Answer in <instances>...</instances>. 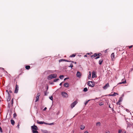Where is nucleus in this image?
I'll return each instance as SVG.
<instances>
[{"label": "nucleus", "instance_id": "1", "mask_svg": "<svg viewBox=\"0 0 133 133\" xmlns=\"http://www.w3.org/2000/svg\"><path fill=\"white\" fill-rule=\"evenodd\" d=\"M57 77V75L56 74H52L49 75L48 77V79L49 80H50L51 79L56 78Z\"/></svg>", "mask_w": 133, "mask_h": 133}, {"label": "nucleus", "instance_id": "2", "mask_svg": "<svg viewBox=\"0 0 133 133\" xmlns=\"http://www.w3.org/2000/svg\"><path fill=\"white\" fill-rule=\"evenodd\" d=\"M87 84L89 86L93 87L95 86L94 84L92 81H88Z\"/></svg>", "mask_w": 133, "mask_h": 133}, {"label": "nucleus", "instance_id": "3", "mask_svg": "<svg viewBox=\"0 0 133 133\" xmlns=\"http://www.w3.org/2000/svg\"><path fill=\"white\" fill-rule=\"evenodd\" d=\"M61 94L63 97L67 98L68 97V96L67 94L65 92H62L61 93Z\"/></svg>", "mask_w": 133, "mask_h": 133}, {"label": "nucleus", "instance_id": "4", "mask_svg": "<svg viewBox=\"0 0 133 133\" xmlns=\"http://www.w3.org/2000/svg\"><path fill=\"white\" fill-rule=\"evenodd\" d=\"M31 128L32 130H38V128L37 126L35 125L31 126Z\"/></svg>", "mask_w": 133, "mask_h": 133}, {"label": "nucleus", "instance_id": "5", "mask_svg": "<svg viewBox=\"0 0 133 133\" xmlns=\"http://www.w3.org/2000/svg\"><path fill=\"white\" fill-rule=\"evenodd\" d=\"M77 103V101H75L72 103L71 105V108H72L74 107Z\"/></svg>", "mask_w": 133, "mask_h": 133}, {"label": "nucleus", "instance_id": "6", "mask_svg": "<svg viewBox=\"0 0 133 133\" xmlns=\"http://www.w3.org/2000/svg\"><path fill=\"white\" fill-rule=\"evenodd\" d=\"M18 90V85L16 84V88H15L14 92L16 93H17Z\"/></svg>", "mask_w": 133, "mask_h": 133}, {"label": "nucleus", "instance_id": "7", "mask_svg": "<svg viewBox=\"0 0 133 133\" xmlns=\"http://www.w3.org/2000/svg\"><path fill=\"white\" fill-rule=\"evenodd\" d=\"M82 74L79 71H77L76 74V76L77 77L80 78Z\"/></svg>", "mask_w": 133, "mask_h": 133}, {"label": "nucleus", "instance_id": "8", "mask_svg": "<svg viewBox=\"0 0 133 133\" xmlns=\"http://www.w3.org/2000/svg\"><path fill=\"white\" fill-rule=\"evenodd\" d=\"M37 122L38 124H48V123L45 122H44L39 121L38 120L37 121Z\"/></svg>", "mask_w": 133, "mask_h": 133}, {"label": "nucleus", "instance_id": "9", "mask_svg": "<svg viewBox=\"0 0 133 133\" xmlns=\"http://www.w3.org/2000/svg\"><path fill=\"white\" fill-rule=\"evenodd\" d=\"M109 86H110L109 83H107L103 87V88L104 89H106L108 88V87H109Z\"/></svg>", "mask_w": 133, "mask_h": 133}, {"label": "nucleus", "instance_id": "10", "mask_svg": "<svg viewBox=\"0 0 133 133\" xmlns=\"http://www.w3.org/2000/svg\"><path fill=\"white\" fill-rule=\"evenodd\" d=\"M122 82H120L118 83V84H125L126 83V80L125 79H122Z\"/></svg>", "mask_w": 133, "mask_h": 133}, {"label": "nucleus", "instance_id": "11", "mask_svg": "<svg viewBox=\"0 0 133 133\" xmlns=\"http://www.w3.org/2000/svg\"><path fill=\"white\" fill-rule=\"evenodd\" d=\"M111 58L112 60H113L114 59H115V55L114 53H112L111 55Z\"/></svg>", "mask_w": 133, "mask_h": 133}, {"label": "nucleus", "instance_id": "12", "mask_svg": "<svg viewBox=\"0 0 133 133\" xmlns=\"http://www.w3.org/2000/svg\"><path fill=\"white\" fill-rule=\"evenodd\" d=\"M96 77V75L94 71H93L92 73V78H94Z\"/></svg>", "mask_w": 133, "mask_h": 133}, {"label": "nucleus", "instance_id": "13", "mask_svg": "<svg viewBox=\"0 0 133 133\" xmlns=\"http://www.w3.org/2000/svg\"><path fill=\"white\" fill-rule=\"evenodd\" d=\"M69 83H66L64 85V86L65 87H69Z\"/></svg>", "mask_w": 133, "mask_h": 133}, {"label": "nucleus", "instance_id": "14", "mask_svg": "<svg viewBox=\"0 0 133 133\" xmlns=\"http://www.w3.org/2000/svg\"><path fill=\"white\" fill-rule=\"evenodd\" d=\"M103 59H100L99 61V65L101 64L103 62Z\"/></svg>", "mask_w": 133, "mask_h": 133}, {"label": "nucleus", "instance_id": "15", "mask_svg": "<svg viewBox=\"0 0 133 133\" xmlns=\"http://www.w3.org/2000/svg\"><path fill=\"white\" fill-rule=\"evenodd\" d=\"M85 128V126L84 125H82L80 126V128L81 130H83Z\"/></svg>", "mask_w": 133, "mask_h": 133}, {"label": "nucleus", "instance_id": "16", "mask_svg": "<svg viewBox=\"0 0 133 133\" xmlns=\"http://www.w3.org/2000/svg\"><path fill=\"white\" fill-rule=\"evenodd\" d=\"M96 126H100L101 125V123L99 122H98L96 123Z\"/></svg>", "mask_w": 133, "mask_h": 133}, {"label": "nucleus", "instance_id": "17", "mask_svg": "<svg viewBox=\"0 0 133 133\" xmlns=\"http://www.w3.org/2000/svg\"><path fill=\"white\" fill-rule=\"evenodd\" d=\"M11 124L12 125H14V124L15 122L14 121V120H11Z\"/></svg>", "mask_w": 133, "mask_h": 133}, {"label": "nucleus", "instance_id": "18", "mask_svg": "<svg viewBox=\"0 0 133 133\" xmlns=\"http://www.w3.org/2000/svg\"><path fill=\"white\" fill-rule=\"evenodd\" d=\"M116 95H118V94L116 92H114L113 94L111 95L110 96H115Z\"/></svg>", "mask_w": 133, "mask_h": 133}, {"label": "nucleus", "instance_id": "19", "mask_svg": "<svg viewBox=\"0 0 133 133\" xmlns=\"http://www.w3.org/2000/svg\"><path fill=\"white\" fill-rule=\"evenodd\" d=\"M89 74L88 75V78L89 79H90V78L91 77V72L89 71Z\"/></svg>", "mask_w": 133, "mask_h": 133}, {"label": "nucleus", "instance_id": "20", "mask_svg": "<svg viewBox=\"0 0 133 133\" xmlns=\"http://www.w3.org/2000/svg\"><path fill=\"white\" fill-rule=\"evenodd\" d=\"M25 67L26 69L29 70L30 68V66L29 65L26 66Z\"/></svg>", "mask_w": 133, "mask_h": 133}, {"label": "nucleus", "instance_id": "21", "mask_svg": "<svg viewBox=\"0 0 133 133\" xmlns=\"http://www.w3.org/2000/svg\"><path fill=\"white\" fill-rule=\"evenodd\" d=\"M76 55L75 54H73L72 55H71L70 56V57H74L76 56Z\"/></svg>", "mask_w": 133, "mask_h": 133}, {"label": "nucleus", "instance_id": "22", "mask_svg": "<svg viewBox=\"0 0 133 133\" xmlns=\"http://www.w3.org/2000/svg\"><path fill=\"white\" fill-rule=\"evenodd\" d=\"M122 100V97H121L119 98V100H118L119 102H121Z\"/></svg>", "mask_w": 133, "mask_h": 133}, {"label": "nucleus", "instance_id": "23", "mask_svg": "<svg viewBox=\"0 0 133 133\" xmlns=\"http://www.w3.org/2000/svg\"><path fill=\"white\" fill-rule=\"evenodd\" d=\"M32 132L33 133H38V131H35L33 130H32Z\"/></svg>", "mask_w": 133, "mask_h": 133}, {"label": "nucleus", "instance_id": "24", "mask_svg": "<svg viewBox=\"0 0 133 133\" xmlns=\"http://www.w3.org/2000/svg\"><path fill=\"white\" fill-rule=\"evenodd\" d=\"M88 91V89L87 88H85L84 89L83 91L84 92H86Z\"/></svg>", "mask_w": 133, "mask_h": 133}, {"label": "nucleus", "instance_id": "25", "mask_svg": "<svg viewBox=\"0 0 133 133\" xmlns=\"http://www.w3.org/2000/svg\"><path fill=\"white\" fill-rule=\"evenodd\" d=\"M65 59H61L59 60V62H60L62 61H65Z\"/></svg>", "mask_w": 133, "mask_h": 133}, {"label": "nucleus", "instance_id": "26", "mask_svg": "<svg viewBox=\"0 0 133 133\" xmlns=\"http://www.w3.org/2000/svg\"><path fill=\"white\" fill-rule=\"evenodd\" d=\"M39 97H37V96H36V100L35 101V102H36L37 101H38L39 100Z\"/></svg>", "mask_w": 133, "mask_h": 133}, {"label": "nucleus", "instance_id": "27", "mask_svg": "<svg viewBox=\"0 0 133 133\" xmlns=\"http://www.w3.org/2000/svg\"><path fill=\"white\" fill-rule=\"evenodd\" d=\"M63 77H64V76L63 75H61L59 77V78L60 79H62Z\"/></svg>", "mask_w": 133, "mask_h": 133}, {"label": "nucleus", "instance_id": "28", "mask_svg": "<svg viewBox=\"0 0 133 133\" xmlns=\"http://www.w3.org/2000/svg\"><path fill=\"white\" fill-rule=\"evenodd\" d=\"M90 101V100H89L86 101L85 103V105H86L88 103V102Z\"/></svg>", "mask_w": 133, "mask_h": 133}, {"label": "nucleus", "instance_id": "29", "mask_svg": "<svg viewBox=\"0 0 133 133\" xmlns=\"http://www.w3.org/2000/svg\"><path fill=\"white\" fill-rule=\"evenodd\" d=\"M16 116H17V115H16V113L15 112L13 114V117H14V118H15V117Z\"/></svg>", "mask_w": 133, "mask_h": 133}, {"label": "nucleus", "instance_id": "30", "mask_svg": "<svg viewBox=\"0 0 133 133\" xmlns=\"http://www.w3.org/2000/svg\"><path fill=\"white\" fill-rule=\"evenodd\" d=\"M6 91L8 92V97H10V94L9 93V91L8 90H6Z\"/></svg>", "mask_w": 133, "mask_h": 133}, {"label": "nucleus", "instance_id": "31", "mask_svg": "<svg viewBox=\"0 0 133 133\" xmlns=\"http://www.w3.org/2000/svg\"><path fill=\"white\" fill-rule=\"evenodd\" d=\"M59 79L58 78V79H55L54 80V82H56L58 80H59Z\"/></svg>", "mask_w": 133, "mask_h": 133}, {"label": "nucleus", "instance_id": "32", "mask_svg": "<svg viewBox=\"0 0 133 133\" xmlns=\"http://www.w3.org/2000/svg\"><path fill=\"white\" fill-rule=\"evenodd\" d=\"M93 55L95 57L97 56V53H95Z\"/></svg>", "mask_w": 133, "mask_h": 133}, {"label": "nucleus", "instance_id": "33", "mask_svg": "<svg viewBox=\"0 0 133 133\" xmlns=\"http://www.w3.org/2000/svg\"><path fill=\"white\" fill-rule=\"evenodd\" d=\"M73 66V64H70V66H69V67H71V68H72V67Z\"/></svg>", "mask_w": 133, "mask_h": 133}, {"label": "nucleus", "instance_id": "34", "mask_svg": "<svg viewBox=\"0 0 133 133\" xmlns=\"http://www.w3.org/2000/svg\"><path fill=\"white\" fill-rule=\"evenodd\" d=\"M47 90H46V91H45L44 92L45 96H46L47 95Z\"/></svg>", "mask_w": 133, "mask_h": 133}, {"label": "nucleus", "instance_id": "35", "mask_svg": "<svg viewBox=\"0 0 133 133\" xmlns=\"http://www.w3.org/2000/svg\"><path fill=\"white\" fill-rule=\"evenodd\" d=\"M103 103L102 102H100L99 103V105L101 106V105H103Z\"/></svg>", "mask_w": 133, "mask_h": 133}, {"label": "nucleus", "instance_id": "36", "mask_svg": "<svg viewBox=\"0 0 133 133\" xmlns=\"http://www.w3.org/2000/svg\"><path fill=\"white\" fill-rule=\"evenodd\" d=\"M49 98L52 101L53 99V97L52 96H51V97H49Z\"/></svg>", "mask_w": 133, "mask_h": 133}, {"label": "nucleus", "instance_id": "37", "mask_svg": "<svg viewBox=\"0 0 133 133\" xmlns=\"http://www.w3.org/2000/svg\"><path fill=\"white\" fill-rule=\"evenodd\" d=\"M40 94L39 93H38L37 94V96L39 97V96H40Z\"/></svg>", "mask_w": 133, "mask_h": 133}, {"label": "nucleus", "instance_id": "38", "mask_svg": "<svg viewBox=\"0 0 133 133\" xmlns=\"http://www.w3.org/2000/svg\"><path fill=\"white\" fill-rule=\"evenodd\" d=\"M48 125H54V123H48Z\"/></svg>", "mask_w": 133, "mask_h": 133}, {"label": "nucleus", "instance_id": "39", "mask_svg": "<svg viewBox=\"0 0 133 133\" xmlns=\"http://www.w3.org/2000/svg\"><path fill=\"white\" fill-rule=\"evenodd\" d=\"M91 58H93L95 57L93 55H92L91 56Z\"/></svg>", "mask_w": 133, "mask_h": 133}, {"label": "nucleus", "instance_id": "40", "mask_svg": "<svg viewBox=\"0 0 133 133\" xmlns=\"http://www.w3.org/2000/svg\"><path fill=\"white\" fill-rule=\"evenodd\" d=\"M0 131L1 132H3L2 129L0 126Z\"/></svg>", "mask_w": 133, "mask_h": 133}, {"label": "nucleus", "instance_id": "41", "mask_svg": "<svg viewBox=\"0 0 133 133\" xmlns=\"http://www.w3.org/2000/svg\"><path fill=\"white\" fill-rule=\"evenodd\" d=\"M99 58V56H97V57H96L95 58V59H98V58Z\"/></svg>", "mask_w": 133, "mask_h": 133}, {"label": "nucleus", "instance_id": "42", "mask_svg": "<svg viewBox=\"0 0 133 133\" xmlns=\"http://www.w3.org/2000/svg\"><path fill=\"white\" fill-rule=\"evenodd\" d=\"M102 54L101 53H99V54H97V56H98L99 57L100 56H101L102 55Z\"/></svg>", "mask_w": 133, "mask_h": 133}, {"label": "nucleus", "instance_id": "43", "mask_svg": "<svg viewBox=\"0 0 133 133\" xmlns=\"http://www.w3.org/2000/svg\"><path fill=\"white\" fill-rule=\"evenodd\" d=\"M122 130H119L118 131L119 133H121Z\"/></svg>", "mask_w": 133, "mask_h": 133}, {"label": "nucleus", "instance_id": "44", "mask_svg": "<svg viewBox=\"0 0 133 133\" xmlns=\"http://www.w3.org/2000/svg\"><path fill=\"white\" fill-rule=\"evenodd\" d=\"M13 99H12V100H11V104H13Z\"/></svg>", "mask_w": 133, "mask_h": 133}, {"label": "nucleus", "instance_id": "45", "mask_svg": "<svg viewBox=\"0 0 133 133\" xmlns=\"http://www.w3.org/2000/svg\"><path fill=\"white\" fill-rule=\"evenodd\" d=\"M119 102H119L118 101L116 103L117 104V105H118V104L119 105L120 104L119 103Z\"/></svg>", "mask_w": 133, "mask_h": 133}, {"label": "nucleus", "instance_id": "46", "mask_svg": "<svg viewBox=\"0 0 133 133\" xmlns=\"http://www.w3.org/2000/svg\"><path fill=\"white\" fill-rule=\"evenodd\" d=\"M65 61L67 62H70V61H69L68 60H65Z\"/></svg>", "mask_w": 133, "mask_h": 133}, {"label": "nucleus", "instance_id": "47", "mask_svg": "<svg viewBox=\"0 0 133 133\" xmlns=\"http://www.w3.org/2000/svg\"><path fill=\"white\" fill-rule=\"evenodd\" d=\"M9 93H12V91H11V90H10L9 91Z\"/></svg>", "mask_w": 133, "mask_h": 133}, {"label": "nucleus", "instance_id": "48", "mask_svg": "<svg viewBox=\"0 0 133 133\" xmlns=\"http://www.w3.org/2000/svg\"><path fill=\"white\" fill-rule=\"evenodd\" d=\"M132 45H131L130 46H129V49H130V48H132Z\"/></svg>", "mask_w": 133, "mask_h": 133}, {"label": "nucleus", "instance_id": "49", "mask_svg": "<svg viewBox=\"0 0 133 133\" xmlns=\"http://www.w3.org/2000/svg\"><path fill=\"white\" fill-rule=\"evenodd\" d=\"M47 109V108L46 107H45L44 108V109H43V110H45Z\"/></svg>", "mask_w": 133, "mask_h": 133}, {"label": "nucleus", "instance_id": "50", "mask_svg": "<svg viewBox=\"0 0 133 133\" xmlns=\"http://www.w3.org/2000/svg\"><path fill=\"white\" fill-rule=\"evenodd\" d=\"M63 82H61V83L60 84H59V85H60V86H62V83Z\"/></svg>", "mask_w": 133, "mask_h": 133}, {"label": "nucleus", "instance_id": "51", "mask_svg": "<svg viewBox=\"0 0 133 133\" xmlns=\"http://www.w3.org/2000/svg\"><path fill=\"white\" fill-rule=\"evenodd\" d=\"M84 133H88V131H86Z\"/></svg>", "mask_w": 133, "mask_h": 133}, {"label": "nucleus", "instance_id": "52", "mask_svg": "<svg viewBox=\"0 0 133 133\" xmlns=\"http://www.w3.org/2000/svg\"><path fill=\"white\" fill-rule=\"evenodd\" d=\"M19 124H18L17 125V126L18 127V128H19Z\"/></svg>", "mask_w": 133, "mask_h": 133}, {"label": "nucleus", "instance_id": "53", "mask_svg": "<svg viewBox=\"0 0 133 133\" xmlns=\"http://www.w3.org/2000/svg\"><path fill=\"white\" fill-rule=\"evenodd\" d=\"M84 57H87V55H84Z\"/></svg>", "mask_w": 133, "mask_h": 133}, {"label": "nucleus", "instance_id": "54", "mask_svg": "<svg viewBox=\"0 0 133 133\" xmlns=\"http://www.w3.org/2000/svg\"><path fill=\"white\" fill-rule=\"evenodd\" d=\"M9 97L10 98V97ZM10 98L9 99V98H8V99H7V101H10Z\"/></svg>", "mask_w": 133, "mask_h": 133}, {"label": "nucleus", "instance_id": "55", "mask_svg": "<svg viewBox=\"0 0 133 133\" xmlns=\"http://www.w3.org/2000/svg\"><path fill=\"white\" fill-rule=\"evenodd\" d=\"M107 49H106L105 50V52H107Z\"/></svg>", "mask_w": 133, "mask_h": 133}, {"label": "nucleus", "instance_id": "56", "mask_svg": "<svg viewBox=\"0 0 133 133\" xmlns=\"http://www.w3.org/2000/svg\"><path fill=\"white\" fill-rule=\"evenodd\" d=\"M68 78H65L64 79V81H65V80L67 79H68Z\"/></svg>", "mask_w": 133, "mask_h": 133}, {"label": "nucleus", "instance_id": "57", "mask_svg": "<svg viewBox=\"0 0 133 133\" xmlns=\"http://www.w3.org/2000/svg\"><path fill=\"white\" fill-rule=\"evenodd\" d=\"M70 62H72V63H74V62L73 61H70Z\"/></svg>", "mask_w": 133, "mask_h": 133}, {"label": "nucleus", "instance_id": "58", "mask_svg": "<svg viewBox=\"0 0 133 133\" xmlns=\"http://www.w3.org/2000/svg\"><path fill=\"white\" fill-rule=\"evenodd\" d=\"M105 133H110L109 131H108L107 132H106Z\"/></svg>", "mask_w": 133, "mask_h": 133}, {"label": "nucleus", "instance_id": "59", "mask_svg": "<svg viewBox=\"0 0 133 133\" xmlns=\"http://www.w3.org/2000/svg\"><path fill=\"white\" fill-rule=\"evenodd\" d=\"M1 96H0V101H1Z\"/></svg>", "mask_w": 133, "mask_h": 133}, {"label": "nucleus", "instance_id": "60", "mask_svg": "<svg viewBox=\"0 0 133 133\" xmlns=\"http://www.w3.org/2000/svg\"><path fill=\"white\" fill-rule=\"evenodd\" d=\"M109 107L110 108H111V107H110V106L109 105Z\"/></svg>", "mask_w": 133, "mask_h": 133}, {"label": "nucleus", "instance_id": "61", "mask_svg": "<svg viewBox=\"0 0 133 133\" xmlns=\"http://www.w3.org/2000/svg\"><path fill=\"white\" fill-rule=\"evenodd\" d=\"M88 54V55H89L90 54L89 53H88V54Z\"/></svg>", "mask_w": 133, "mask_h": 133}, {"label": "nucleus", "instance_id": "62", "mask_svg": "<svg viewBox=\"0 0 133 133\" xmlns=\"http://www.w3.org/2000/svg\"><path fill=\"white\" fill-rule=\"evenodd\" d=\"M95 99H97V98H95Z\"/></svg>", "mask_w": 133, "mask_h": 133}, {"label": "nucleus", "instance_id": "63", "mask_svg": "<svg viewBox=\"0 0 133 133\" xmlns=\"http://www.w3.org/2000/svg\"><path fill=\"white\" fill-rule=\"evenodd\" d=\"M75 64H76V62H75Z\"/></svg>", "mask_w": 133, "mask_h": 133}, {"label": "nucleus", "instance_id": "64", "mask_svg": "<svg viewBox=\"0 0 133 133\" xmlns=\"http://www.w3.org/2000/svg\"><path fill=\"white\" fill-rule=\"evenodd\" d=\"M48 87L47 88V90L48 89Z\"/></svg>", "mask_w": 133, "mask_h": 133}]
</instances>
